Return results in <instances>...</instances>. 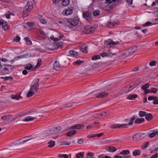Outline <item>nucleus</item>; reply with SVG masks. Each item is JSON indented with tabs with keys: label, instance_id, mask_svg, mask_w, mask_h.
<instances>
[{
	"label": "nucleus",
	"instance_id": "cd10ccee",
	"mask_svg": "<svg viewBox=\"0 0 158 158\" xmlns=\"http://www.w3.org/2000/svg\"><path fill=\"white\" fill-rule=\"evenodd\" d=\"M39 19L40 22L42 24H44L46 23L47 21L43 17L40 16Z\"/></svg>",
	"mask_w": 158,
	"mask_h": 158
},
{
	"label": "nucleus",
	"instance_id": "774afa93",
	"mask_svg": "<svg viewBox=\"0 0 158 158\" xmlns=\"http://www.w3.org/2000/svg\"><path fill=\"white\" fill-rule=\"evenodd\" d=\"M158 157V153H156L154 155L152 156L150 158H157Z\"/></svg>",
	"mask_w": 158,
	"mask_h": 158
},
{
	"label": "nucleus",
	"instance_id": "6ab92c4d",
	"mask_svg": "<svg viewBox=\"0 0 158 158\" xmlns=\"http://www.w3.org/2000/svg\"><path fill=\"white\" fill-rule=\"evenodd\" d=\"M25 7H26V8L29 10H31L33 8V3L31 2L28 1L27 4Z\"/></svg>",
	"mask_w": 158,
	"mask_h": 158
},
{
	"label": "nucleus",
	"instance_id": "dca6fc26",
	"mask_svg": "<svg viewBox=\"0 0 158 158\" xmlns=\"http://www.w3.org/2000/svg\"><path fill=\"white\" fill-rule=\"evenodd\" d=\"M129 49L126 50L123 52V55L122 57L125 58L129 56L132 55L131 51Z\"/></svg>",
	"mask_w": 158,
	"mask_h": 158
},
{
	"label": "nucleus",
	"instance_id": "aec40b11",
	"mask_svg": "<svg viewBox=\"0 0 158 158\" xmlns=\"http://www.w3.org/2000/svg\"><path fill=\"white\" fill-rule=\"evenodd\" d=\"M116 1V0H112V1L110 2V1H109V3L108 4L110 9L111 10L112 8H114L115 6V2ZM107 1V2H108Z\"/></svg>",
	"mask_w": 158,
	"mask_h": 158
},
{
	"label": "nucleus",
	"instance_id": "a18cd8bd",
	"mask_svg": "<svg viewBox=\"0 0 158 158\" xmlns=\"http://www.w3.org/2000/svg\"><path fill=\"white\" fill-rule=\"evenodd\" d=\"M103 9L105 11H109L111 10L108 4L103 6Z\"/></svg>",
	"mask_w": 158,
	"mask_h": 158
},
{
	"label": "nucleus",
	"instance_id": "4c0bfd02",
	"mask_svg": "<svg viewBox=\"0 0 158 158\" xmlns=\"http://www.w3.org/2000/svg\"><path fill=\"white\" fill-rule=\"evenodd\" d=\"M129 49L131 52L132 54V53L135 52L137 50V48L135 46H132L131 48H129Z\"/></svg>",
	"mask_w": 158,
	"mask_h": 158
},
{
	"label": "nucleus",
	"instance_id": "2eb2a0df",
	"mask_svg": "<svg viewBox=\"0 0 158 158\" xmlns=\"http://www.w3.org/2000/svg\"><path fill=\"white\" fill-rule=\"evenodd\" d=\"M152 132L148 134V136L149 137L152 138L158 135V131L157 130H154L152 131Z\"/></svg>",
	"mask_w": 158,
	"mask_h": 158
},
{
	"label": "nucleus",
	"instance_id": "423d86ee",
	"mask_svg": "<svg viewBox=\"0 0 158 158\" xmlns=\"http://www.w3.org/2000/svg\"><path fill=\"white\" fill-rule=\"evenodd\" d=\"M83 18L88 22H90L92 19V13L89 11L83 12Z\"/></svg>",
	"mask_w": 158,
	"mask_h": 158
},
{
	"label": "nucleus",
	"instance_id": "09e8293b",
	"mask_svg": "<svg viewBox=\"0 0 158 158\" xmlns=\"http://www.w3.org/2000/svg\"><path fill=\"white\" fill-rule=\"evenodd\" d=\"M93 15L95 16H97L100 14V11L99 10H95L93 12Z\"/></svg>",
	"mask_w": 158,
	"mask_h": 158
},
{
	"label": "nucleus",
	"instance_id": "052dcab7",
	"mask_svg": "<svg viewBox=\"0 0 158 158\" xmlns=\"http://www.w3.org/2000/svg\"><path fill=\"white\" fill-rule=\"evenodd\" d=\"M149 144V143L148 142H146L143 145L142 147V148L143 149L146 148L148 145Z\"/></svg>",
	"mask_w": 158,
	"mask_h": 158
},
{
	"label": "nucleus",
	"instance_id": "f704fd0d",
	"mask_svg": "<svg viewBox=\"0 0 158 158\" xmlns=\"http://www.w3.org/2000/svg\"><path fill=\"white\" fill-rule=\"evenodd\" d=\"M130 151L128 150H123L120 152V154L123 155H127L129 153Z\"/></svg>",
	"mask_w": 158,
	"mask_h": 158
},
{
	"label": "nucleus",
	"instance_id": "1a4fd4ad",
	"mask_svg": "<svg viewBox=\"0 0 158 158\" xmlns=\"http://www.w3.org/2000/svg\"><path fill=\"white\" fill-rule=\"evenodd\" d=\"M73 10V7H68L62 12V14L64 15H68L71 14Z\"/></svg>",
	"mask_w": 158,
	"mask_h": 158
},
{
	"label": "nucleus",
	"instance_id": "393cba45",
	"mask_svg": "<svg viewBox=\"0 0 158 158\" xmlns=\"http://www.w3.org/2000/svg\"><path fill=\"white\" fill-rule=\"evenodd\" d=\"M77 132V131L75 130H71L69 131L68 132L66 133V135L67 136H71L72 135L75 134Z\"/></svg>",
	"mask_w": 158,
	"mask_h": 158
},
{
	"label": "nucleus",
	"instance_id": "e2e57ef3",
	"mask_svg": "<svg viewBox=\"0 0 158 158\" xmlns=\"http://www.w3.org/2000/svg\"><path fill=\"white\" fill-rule=\"evenodd\" d=\"M158 90V89L157 88H152L151 90V92L154 94L156 93Z\"/></svg>",
	"mask_w": 158,
	"mask_h": 158
},
{
	"label": "nucleus",
	"instance_id": "b1692460",
	"mask_svg": "<svg viewBox=\"0 0 158 158\" xmlns=\"http://www.w3.org/2000/svg\"><path fill=\"white\" fill-rule=\"evenodd\" d=\"M107 151L110 152H114L116 151L117 149L115 148L114 146L108 147L106 148Z\"/></svg>",
	"mask_w": 158,
	"mask_h": 158
},
{
	"label": "nucleus",
	"instance_id": "37998d69",
	"mask_svg": "<svg viewBox=\"0 0 158 158\" xmlns=\"http://www.w3.org/2000/svg\"><path fill=\"white\" fill-rule=\"evenodd\" d=\"M149 86V84L148 83H146L143 85L142 87L141 88L143 90H145L148 88Z\"/></svg>",
	"mask_w": 158,
	"mask_h": 158
},
{
	"label": "nucleus",
	"instance_id": "5fc2aeb1",
	"mask_svg": "<svg viewBox=\"0 0 158 158\" xmlns=\"http://www.w3.org/2000/svg\"><path fill=\"white\" fill-rule=\"evenodd\" d=\"M49 131H44V132L43 133L42 135L43 137H46L49 135Z\"/></svg>",
	"mask_w": 158,
	"mask_h": 158
},
{
	"label": "nucleus",
	"instance_id": "de8ad7c7",
	"mask_svg": "<svg viewBox=\"0 0 158 158\" xmlns=\"http://www.w3.org/2000/svg\"><path fill=\"white\" fill-rule=\"evenodd\" d=\"M11 98L13 99H15L16 100H18L20 99L21 97L17 95H12L11 96Z\"/></svg>",
	"mask_w": 158,
	"mask_h": 158
},
{
	"label": "nucleus",
	"instance_id": "20e7f679",
	"mask_svg": "<svg viewBox=\"0 0 158 158\" xmlns=\"http://www.w3.org/2000/svg\"><path fill=\"white\" fill-rule=\"evenodd\" d=\"M11 66L10 65H2L0 62V73H2L4 74H7L9 72V67Z\"/></svg>",
	"mask_w": 158,
	"mask_h": 158
},
{
	"label": "nucleus",
	"instance_id": "4468645a",
	"mask_svg": "<svg viewBox=\"0 0 158 158\" xmlns=\"http://www.w3.org/2000/svg\"><path fill=\"white\" fill-rule=\"evenodd\" d=\"M115 55V54L112 53L111 52H104L102 53H100V55L102 57L105 56L112 57L113 55Z\"/></svg>",
	"mask_w": 158,
	"mask_h": 158
},
{
	"label": "nucleus",
	"instance_id": "9d476101",
	"mask_svg": "<svg viewBox=\"0 0 158 158\" xmlns=\"http://www.w3.org/2000/svg\"><path fill=\"white\" fill-rule=\"evenodd\" d=\"M61 130V127L60 126L53 127L50 130V134H56Z\"/></svg>",
	"mask_w": 158,
	"mask_h": 158
},
{
	"label": "nucleus",
	"instance_id": "473e14b6",
	"mask_svg": "<svg viewBox=\"0 0 158 158\" xmlns=\"http://www.w3.org/2000/svg\"><path fill=\"white\" fill-rule=\"evenodd\" d=\"M84 152H80L76 155L77 158H83L84 156Z\"/></svg>",
	"mask_w": 158,
	"mask_h": 158
},
{
	"label": "nucleus",
	"instance_id": "2f4dec72",
	"mask_svg": "<svg viewBox=\"0 0 158 158\" xmlns=\"http://www.w3.org/2000/svg\"><path fill=\"white\" fill-rule=\"evenodd\" d=\"M144 121V119L143 118H141L137 119L135 121V123L138 124L143 122Z\"/></svg>",
	"mask_w": 158,
	"mask_h": 158
},
{
	"label": "nucleus",
	"instance_id": "ea45409f",
	"mask_svg": "<svg viewBox=\"0 0 158 158\" xmlns=\"http://www.w3.org/2000/svg\"><path fill=\"white\" fill-rule=\"evenodd\" d=\"M23 58H27L31 56V55L30 53H26L22 55Z\"/></svg>",
	"mask_w": 158,
	"mask_h": 158
},
{
	"label": "nucleus",
	"instance_id": "ddd939ff",
	"mask_svg": "<svg viewBox=\"0 0 158 158\" xmlns=\"http://www.w3.org/2000/svg\"><path fill=\"white\" fill-rule=\"evenodd\" d=\"M1 26L2 29L5 31H6L8 29V26L6 22L3 20H1Z\"/></svg>",
	"mask_w": 158,
	"mask_h": 158
},
{
	"label": "nucleus",
	"instance_id": "338daca9",
	"mask_svg": "<svg viewBox=\"0 0 158 158\" xmlns=\"http://www.w3.org/2000/svg\"><path fill=\"white\" fill-rule=\"evenodd\" d=\"M153 103L155 105H157L158 104V98L157 97V98H155V99L153 101Z\"/></svg>",
	"mask_w": 158,
	"mask_h": 158
},
{
	"label": "nucleus",
	"instance_id": "8fccbe9b",
	"mask_svg": "<svg viewBox=\"0 0 158 158\" xmlns=\"http://www.w3.org/2000/svg\"><path fill=\"white\" fill-rule=\"evenodd\" d=\"M24 39L26 41L28 44L30 45L31 44V40H29V38L27 37H25Z\"/></svg>",
	"mask_w": 158,
	"mask_h": 158
},
{
	"label": "nucleus",
	"instance_id": "a19ab883",
	"mask_svg": "<svg viewBox=\"0 0 158 158\" xmlns=\"http://www.w3.org/2000/svg\"><path fill=\"white\" fill-rule=\"evenodd\" d=\"M35 139V138H33L32 137L31 135H29L28 136H26L24 137L23 139H24V140H27V142L30 140L32 139Z\"/></svg>",
	"mask_w": 158,
	"mask_h": 158
},
{
	"label": "nucleus",
	"instance_id": "c756f323",
	"mask_svg": "<svg viewBox=\"0 0 158 158\" xmlns=\"http://www.w3.org/2000/svg\"><path fill=\"white\" fill-rule=\"evenodd\" d=\"M153 118L152 115L151 114H146L145 115V118L148 121L151 120Z\"/></svg>",
	"mask_w": 158,
	"mask_h": 158
},
{
	"label": "nucleus",
	"instance_id": "39448f33",
	"mask_svg": "<svg viewBox=\"0 0 158 158\" xmlns=\"http://www.w3.org/2000/svg\"><path fill=\"white\" fill-rule=\"evenodd\" d=\"M95 30V28L91 26H87L84 27V32L86 34L93 33Z\"/></svg>",
	"mask_w": 158,
	"mask_h": 158
},
{
	"label": "nucleus",
	"instance_id": "603ef678",
	"mask_svg": "<svg viewBox=\"0 0 158 158\" xmlns=\"http://www.w3.org/2000/svg\"><path fill=\"white\" fill-rule=\"evenodd\" d=\"M50 38L52 40L57 42L59 41V39L57 37H55L53 35H52Z\"/></svg>",
	"mask_w": 158,
	"mask_h": 158
},
{
	"label": "nucleus",
	"instance_id": "412c9836",
	"mask_svg": "<svg viewBox=\"0 0 158 158\" xmlns=\"http://www.w3.org/2000/svg\"><path fill=\"white\" fill-rule=\"evenodd\" d=\"M53 67L54 69L56 70H59L61 67L59 64V62L57 61H55L54 63Z\"/></svg>",
	"mask_w": 158,
	"mask_h": 158
},
{
	"label": "nucleus",
	"instance_id": "4be33fe9",
	"mask_svg": "<svg viewBox=\"0 0 158 158\" xmlns=\"http://www.w3.org/2000/svg\"><path fill=\"white\" fill-rule=\"evenodd\" d=\"M12 117V115L10 114L5 115L2 117L1 118V119L2 120H8L11 118Z\"/></svg>",
	"mask_w": 158,
	"mask_h": 158
},
{
	"label": "nucleus",
	"instance_id": "e433bc0d",
	"mask_svg": "<svg viewBox=\"0 0 158 158\" xmlns=\"http://www.w3.org/2000/svg\"><path fill=\"white\" fill-rule=\"evenodd\" d=\"M141 153L139 150H135L133 152V154L134 156H136L139 155Z\"/></svg>",
	"mask_w": 158,
	"mask_h": 158
},
{
	"label": "nucleus",
	"instance_id": "f8f14e48",
	"mask_svg": "<svg viewBox=\"0 0 158 158\" xmlns=\"http://www.w3.org/2000/svg\"><path fill=\"white\" fill-rule=\"evenodd\" d=\"M106 44V47L107 48H110L112 47V45H117L119 44L118 41L113 42L111 41L109 42L108 41L106 42L105 43Z\"/></svg>",
	"mask_w": 158,
	"mask_h": 158
},
{
	"label": "nucleus",
	"instance_id": "5701e85b",
	"mask_svg": "<svg viewBox=\"0 0 158 158\" xmlns=\"http://www.w3.org/2000/svg\"><path fill=\"white\" fill-rule=\"evenodd\" d=\"M31 10H29L26 8V7H24L23 11V15L24 17L27 16L29 15V12H30Z\"/></svg>",
	"mask_w": 158,
	"mask_h": 158
},
{
	"label": "nucleus",
	"instance_id": "4d7b16f0",
	"mask_svg": "<svg viewBox=\"0 0 158 158\" xmlns=\"http://www.w3.org/2000/svg\"><path fill=\"white\" fill-rule=\"evenodd\" d=\"M20 37L18 35H17L14 39V40L16 42H19L20 41Z\"/></svg>",
	"mask_w": 158,
	"mask_h": 158
},
{
	"label": "nucleus",
	"instance_id": "6e6552de",
	"mask_svg": "<svg viewBox=\"0 0 158 158\" xmlns=\"http://www.w3.org/2000/svg\"><path fill=\"white\" fill-rule=\"evenodd\" d=\"M114 15H112L110 17V22H108V24L107 26L110 27H113L115 24H118L119 22L117 21H115L114 20Z\"/></svg>",
	"mask_w": 158,
	"mask_h": 158
},
{
	"label": "nucleus",
	"instance_id": "f3484780",
	"mask_svg": "<svg viewBox=\"0 0 158 158\" xmlns=\"http://www.w3.org/2000/svg\"><path fill=\"white\" fill-rule=\"evenodd\" d=\"M59 44V43H56V42H53V43L52 44V48H50V50L53 51L58 49L60 47Z\"/></svg>",
	"mask_w": 158,
	"mask_h": 158
},
{
	"label": "nucleus",
	"instance_id": "6e6d98bb",
	"mask_svg": "<svg viewBox=\"0 0 158 158\" xmlns=\"http://www.w3.org/2000/svg\"><path fill=\"white\" fill-rule=\"evenodd\" d=\"M155 98H157V97L150 96L148 97V99L149 101L154 100Z\"/></svg>",
	"mask_w": 158,
	"mask_h": 158
},
{
	"label": "nucleus",
	"instance_id": "f03ea898",
	"mask_svg": "<svg viewBox=\"0 0 158 158\" xmlns=\"http://www.w3.org/2000/svg\"><path fill=\"white\" fill-rule=\"evenodd\" d=\"M135 116H133L130 119V122L128 123V124H112L110 126L111 128H127L128 127V125H131L133 124L134 121L135 119Z\"/></svg>",
	"mask_w": 158,
	"mask_h": 158
},
{
	"label": "nucleus",
	"instance_id": "a878e982",
	"mask_svg": "<svg viewBox=\"0 0 158 158\" xmlns=\"http://www.w3.org/2000/svg\"><path fill=\"white\" fill-rule=\"evenodd\" d=\"M34 119V118L31 116H28L26 117L23 119L24 121L28 122L33 120Z\"/></svg>",
	"mask_w": 158,
	"mask_h": 158
},
{
	"label": "nucleus",
	"instance_id": "69168bd1",
	"mask_svg": "<svg viewBox=\"0 0 158 158\" xmlns=\"http://www.w3.org/2000/svg\"><path fill=\"white\" fill-rule=\"evenodd\" d=\"M27 24L29 27H32L34 25V23L32 22H28L27 23Z\"/></svg>",
	"mask_w": 158,
	"mask_h": 158
},
{
	"label": "nucleus",
	"instance_id": "79ce46f5",
	"mask_svg": "<svg viewBox=\"0 0 158 158\" xmlns=\"http://www.w3.org/2000/svg\"><path fill=\"white\" fill-rule=\"evenodd\" d=\"M142 134H137L134 135L133 136V139L135 141H136L139 138V137Z\"/></svg>",
	"mask_w": 158,
	"mask_h": 158
},
{
	"label": "nucleus",
	"instance_id": "3c124183",
	"mask_svg": "<svg viewBox=\"0 0 158 158\" xmlns=\"http://www.w3.org/2000/svg\"><path fill=\"white\" fill-rule=\"evenodd\" d=\"M55 142L52 140H50V148H52L55 146Z\"/></svg>",
	"mask_w": 158,
	"mask_h": 158
},
{
	"label": "nucleus",
	"instance_id": "c9c22d12",
	"mask_svg": "<svg viewBox=\"0 0 158 158\" xmlns=\"http://www.w3.org/2000/svg\"><path fill=\"white\" fill-rule=\"evenodd\" d=\"M33 67V66L31 65V64H29L26 65L25 69L27 70H30Z\"/></svg>",
	"mask_w": 158,
	"mask_h": 158
},
{
	"label": "nucleus",
	"instance_id": "58836bf2",
	"mask_svg": "<svg viewBox=\"0 0 158 158\" xmlns=\"http://www.w3.org/2000/svg\"><path fill=\"white\" fill-rule=\"evenodd\" d=\"M39 36L42 38H45L46 37L45 34L44 33V32L41 31H40L39 34Z\"/></svg>",
	"mask_w": 158,
	"mask_h": 158
},
{
	"label": "nucleus",
	"instance_id": "864d4df0",
	"mask_svg": "<svg viewBox=\"0 0 158 158\" xmlns=\"http://www.w3.org/2000/svg\"><path fill=\"white\" fill-rule=\"evenodd\" d=\"M42 63L41 60L40 59H39L38 60V62L36 65L35 66V68L39 67Z\"/></svg>",
	"mask_w": 158,
	"mask_h": 158
},
{
	"label": "nucleus",
	"instance_id": "49530a36",
	"mask_svg": "<svg viewBox=\"0 0 158 158\" xmlns=\"http://www.w3.org/2000/svg\"><path fill=\"white\" fill-rule=\"evenodd\" d=\"M100 56L99 55H97L93 56L91 59L93 60H95L100 58Z\"/></svg>",
	"mask_w": 158,
	"mask_h": 158
},
{
	"label": "nucleus",
	"instance_id": "bf43d9fd",
	"mask_svg": "<svg viewBox=\"0 0 158 158\" xmlns=\"http://www.w3.org/2000/svg\"><path fill=\"white\" fill-rule=\"evenodd\" d=\"M21 140H22V139H19L16 140V141H15L13 143H14L15 145H19V144H20V141H21Z\"/></svg>",
	"mask_w": 158,
	"mask_h": 158
},
{
	"label": "nucleus",
	"instance_id": "0e129e2a",
	"mask_svg": "<svg viewBox=\"0 0 158 158\" xmlns=\"http://www.w3.org/2000/svg\"><path fill=\"white\" fill-rule=\"evenodd\" d=\"M156 62L155 61H152L150 62L149 63V65L151 66H153L156 65Z\"/></svg>",
	"mask_w": 158,
	"mask_h": 158
},
{
	"label": "nucleus",
	"instance_id": "7ed1b4c3",
	"mask_svg": "<svg viewBox=\"0 0 158 158\" xmlns=\"http://www.w3.org/2000/svg\"><path fill=\"white\" fill-rule=\"evenodd\" d=\"M79 23V20L77 18H73L68 20L66 25L68 27L72 28L77 26Z\"/></svg>",
	"mask_w": 158,
	"mask_h": 158
},
{
	"label": "nucleus",
	"instance_id": "72a5a7b5",
	"mask_svg": "<svg viewBox=\"0 0 158 158\" xmlns=\"http://www.w3.org/2000/svg\"><path fill=\"white\" fill-rule=\"evenodd\" d=\"M69 53L71 55H73L75 57H76L78 55V52L73 50L70 51Z\"/></svg>",
	"mask_w": 158,
	"mask_h": 158
},
{
	"label": "nucleus",
	"instance_id": "f257e3e1",
	"mask_svg": "<svg viewBox=\"0 0 158 158\" xmlns=\"http://www.w3.org/2000/svg\"><path fill=\"white\" fill-rule=\"evenodd\" d=\"M39 79H36L33 81L31 85L30 90L28 93L27 97L29 98L31 97L35 94V91L36 92L38 91L39 86Z\"/></svg>",
	"mask_w": 158,
	"mask_h": 158
},
{
	"label": "nucleus",
	"instance_id": "7c9ffc66",
	"mask_svg": "<svg viewBox=\"0 0 158 158\" xmlns=\"http://www.w3.org/2000/svg\"><path fill=\"white\" fill-rule=\"evenodd\" d=\"M137 96V95L136 94H130L127 97V98L129 99L132 100L133 98H136Z\"/></svg>",
	"mask_w": 158,
	"mask_h": 158
},
{
	"label": "nucleus",
	"instance_id": "bb28decb",
	"mask_svg": "<svg viewBox=\"0 0 158 158\" xmlns=\"http://www.w3.org/2000/svg\"><path fill=\"white\" fill-rule=\"evenodd\" d=\"M55 36H58L59 38V40L62 38L64 35L61 32L58 31H56L55 34Z\"/></svg>",
	"mask_w": 158,
	"mask_h": 158
},
{
	"label": "nucleus",
	"instance_id": "c85d7f7f",
	"mask_svg": "<svg viewBox=\"0 0 158 158\" xmlns=\"http://www.w3.org/2000/svg\"><path fill=\"white\" fill-rule=\"evenodd\" d=\"M62 1V4L63 6H68L69 3V0H61Z\"/></svg>",
	"mask_w": 158,
	"mask_h": 158
},
{
	"label": "nucleus",
	"instance_id": "9b49d317",
	"mask_svg": "<svg viewBox=\"0 0 158 158\" xmlns=\"http://www.w3.org/2000/svg\"><path fill=\"white\" fill-rule=\"evenodd\" d=\"M84 126L82 124H75L73 125L71 127H69L68 128V130H70V129H80L83 128Z\"/></svg>",
	"mask_w": 158,
	"mask_h": 158
},
{
	"label": "nucleus",
	"instance_id": "a211bd4d",
	"mask_svg": "<svg viewBox=\"0 0 158 158\" xmlns=\"http://www.w3.org/2000/svg\"><path fill=\"white\" fill-rule=\"evenodd\" d=\"M75 103V102L73 103H70L66 104L64 105H63L61 106L60 107V108L61 109H64L65 108H69L71 107H72L73 106V104Z\"/></svg>",
	"mask_w": 158,
	"mask_h": 158
},
{
	"label": "nucleus",
	"instance_id": "13d9d810",
	"mask_svg": "<svg viewBox=\"0 0 158 158\" xmlns=\"http://www.w3.org/2000/svg\"><path fill=\"white\" fill-rule=\"evenodd\" d=\"M152 23L150 22H147L145 24L143 25L144 27L148 26L151 25Z\"/></svg>",
	"mask_w": 158,
	"mask_h": 158
},
{
	"label": "nucleus",
	"instance_id": "0eeeda50",
	"mask_svg": "<svg viewBox=\"0 0 158 158\" xmlns=\"http://www.w3.org/2000/svg\"><path fill=\"white\" fill-rule=\"evenodd\" d=\"M96 97L97 98H102L105 97L107 96L108 94L106 91H100L97 92L95 94Z\"/></svg>",
	"mask_w": 158,
	"mask_h": 158
},
{
	"label": "nucleus",
	"instance_id": "680f3d73",
	"mask_svg": "<svg viewBox=\"0 0 158 158\" xmlns=\"http://www.w3.org/2000/svg\"><path fill=\"white\" fill-rule=\"evenodd\" d=\"M87 47H85L84 48H81V51L84 52H87Z\"/></svg>",
	"mask_w": 158,
	"mask_h": 158
},
{
	"label": "nucleus",
	"instance_id": "c03bdc74",
	"mask_svg": "<svg viewBox=\"0 0 158 158\" xmlns=\"http://www.w3.org/2000/svg\"><path fill=\"white\" fill-rule=\"evenodd\" d=\"M146 114V113L145 111H141L139 112V115L141 117L145 116Z\"/></svg>",
	"mask_w": 158,
	"mask_h": 158
}]
</instances>
